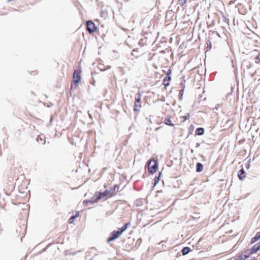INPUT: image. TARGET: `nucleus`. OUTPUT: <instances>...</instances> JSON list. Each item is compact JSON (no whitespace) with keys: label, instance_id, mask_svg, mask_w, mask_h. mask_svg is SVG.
<instances>
[{"label":"nucleus","instance_id":"nucleus-10","mask_svg":"<svg viewBox=\"0 0 260 260\" xmlns=\"http://www.w3.org/2000/svg\"><path fill=\"white\" fill-rule=\"evenodd\" d=\"M204 129L202 127L198 128L196 130V134L198 135H202L204 134Z\"/></svg>","mask_w":260,"mask_h":260},{"label":"nucleus","instance_id":"nucleus-5","mask_svg":"<svg viewBox=\"0 0 260 260\" xmlns=\"http://www.w3.org/2000/svg\"><path fill=\"white\" fill-rule=\"evenodd\" d=\"M73 78L74 79V81L75 83V87H77L78 86L77 83H78L79 82V81H80V79H81L80 74L78 71L75 70L74 71Z\"/></svg>","mask_w":260,"mask_h":260},{"label":"nucleus","instance_id":"nucleus-14","mask_svg":"<svg viewBox=\"0 0 260 260\" xmlns=\"http://www.w3.org/2000/svg\"><path fill=\"white\" fill-rule=\"evenodd\" d=\"M79 213L78 212L76 213V215L72 216L69 220V222L70 223H72L74 222V219L78 217Z\"/></svg>","mask_w":260,"mask_h":260},{"label":"nucleus","instance_id":"nucleus-25","mask_svg":"<svg viewBox=\"0 0 260 260\" xmlns=\"http://www.w3.org/2000/svg\"><path fill=\"white\" fill-rule=\"evenodd\" d=\"M200 146V144L199 143H197L196 144V147H198Z\"/></svg>","mask_w":260,"mask_h":260},{"label":"nucleus","instance_id":"nucleus-23","mask_svg":"<svg viewBox=\"0 0 260 260\" xmlns=\"http://www.w3.org/2000/svg\"><path fill=\"white\" fill-rule=\"evenodd\" d=\"M135 50H134L133 51L132 53V55H134H134H135V53H134V52H135Z\"/></svg>","mask_w":260,"mask_h":260},{"label":"nucleus","instance_id":"nucleus-15","mask_svg":"<svg viewBox=\"0 0 260 260\" xmlns=\"http://www.w3.org/2000/svg\"><path fill=\"white\" fill-rule=\"evenodd\" d=\"M165 123L167 125H170V126H174V124L172 123L171 121V120L170 118L166 119H165Z\"/></svg>","mask_w":260,"mask_h":260},{"label":"nucleus","instance_id":"nucleus-28","mask_svg":"<svg viewBox=\"0 0 260 260\" xmlns=\"http://www.w3.org/2000/svg\"><path fill=\"white\" fill-rule=\"evenodd\" d=\"M224 18H225V19H227L226 17H224Z\"/></svg>","mask_w":260,"mask_h":260},{"label":"nucleus","instance_id":"nucleus-17","mask_svg":"<svg viewBox=\"0 0 260 260\" xmlns=\"http://www.w3.org/2000/svg\"><path fill=\"white\" fill-rule=\"evenodd\" d=\"M186 3V0H179V4L181 6H183Z\"/></svg>","mask_w":260,"mask_h":260},{"label":"nucleus","instance_id":"nucleus-6","mask_svg":"<svg viewBox=\"0 0 260 260\" xmlns=\"http://www.w3.org/2000/svg\"><path fill=\"white\" fill-rule=\"evenodd\" d=\"M140 101H141L140 94L139 93H137L136 94V98H135V108H134L135 111L139 110L137 108V107H141V105L140 104H139V103L140 102Z\"/></svg>","mask_w":260,"mask_h":260},{"label":"nucleus","instance_id":"nucleus-7","mask_svg":"<svg viewBox=\"0 0 260 260\" xmlns=\"http://www.w3.org/2000/svg\"><path fill=\"white\" fill-rule=\"evenodd\" d=\"M260 249V242L255 245H254L251 249V253H256L258 250Z\"/></svg>","mask_w":260,"mask_h":260},{"label":"nucleus","instance_id":"nucleus-2","mask_svg":"<svg viewBox=\"0 0 260 260\" xmlns=\"http://www.w3.org/2000/svg\"><path fill=\"white\" fill-rule=\"evenodd\" d=\"M158 168L157 160H151L148 164V170L149 173L153 174L156 172Z\"/></svg>","mask_w":260,"mask_h":260},{"label":"nucleus","instance_id":"nucleus-19","mask_svg":"<svg viewBox=\"0 0 260 260\" xmlns=\"http://www.w3.org/2000/svg\"><path fill=\"white\" fill-rule=\"evenodd\" d=\"M235 260H243V257H242V256L241 255H239Z\"/></svg>","mask_w":260,"mask_h":260},{"label":"nucleus","instance_id":"nucleus-22","mask_svg":"<svg viewBox=\"0 0 260 260\" xmlns=\"http://www.w3.org/2000/svg\"><path fill=\"white\" fill-rule=\"evenodd\" d=\"M135 50H134L133 51L132 53V55H134H134H135V53H134V52H135Z\"/></svg>","mask_w":260,"mask_h":260},{"label":"nucleus","instance_id":"nucleus-21","mask_svg":"<svg viewBox=\"0 0 260 260\" xmlns=\"http://www.w3.org/2000/svg\"><path fill=\"white\" fill-rule=\"evenodd\" d=\"M183 92V90H181L180 91V94H181V96L182 95V93Z\"/></svg>","mask_w":260,"mask_h":260},{"label":"nucleus","instance_id":"nucleus-16","mask_svg":"<svg viewBox=\"0 0 260 260\" xmlns=\"http://www.w3.org/2000/svg\"><path fill=\"white\" fill-rule=\"evenodd\" d=\"M160 173H159V176L158 177H155L154 179V185H156L157 183L159 182V178H160Z\"/></svg>","mask_w":260,"mask_h":260},{"label":"nucleus","instance_id":"nucleus-1","mask_svg":"<svg viewBox=\"0 0 260 260\" xmlns=\"http://www.w3.org/2000/svg\"><path fill=\"white\" fill-rule=\"evenodd\" d=\"M114 189L111 190L110 191L106 190L105 191H104L103 192H100V193L98 192V193H99L100 195L98 197H96V198L95 200H85V201H83V204L85 205H87L88 203H93L94 202H96L98 200L103 198L105 197H107L108 198H110L114 194Z\"/></svg>","mask_w":260,"mask_h":260},{"label":"nucleus","instance_id":"nucleus-9","mask_svg":"<svg viewBox=\"0 0 260 260\" xmlns=\"http://www.w3.org/2000/svg\"><path fill=\"white\" fill-rule=\"evenodd\" d=\"M203 169V165L200 163L198 162L196 166V171L197 172H201Z\"/></svg>","mask_w":260,"mask_h":260},{"label":"nucleus","instance_id":"nucleus-26","mask_svg":"<svg viewBox=\"0 0 260 260\" xmlns=\"http://www.w3.org/2000/svg\"><path fill=\"white\" fill-rule=\"evenodd\" d=\"M171 80V77H168V80Z\"/></svg>","mask_w":260,"mask_h":260},{"label":"nucleus","instance_id":"nucleus-12","mask_svg":"<svg viewBox=\"0 0 260 260\" xmlns=\"http://www.w3.org/2000/svg\"><path fill=\"white\" fill-rule=\"evenodd\" d=\"M259 239H260V232L257 233L256 234V235H255V236L251 239V243H254L255 242L257 241Z\"/></svg>","mask_w":260,"mask_h":260},{"label":"nucleus","instance_id":"nucleus-13","mask_svg":"<svg viewBox=\"0 0 260 260\" xmlns=\"http://www.w3.org/2000/svg\"><path fill=\"white\" fill-rule=\"evenodd\" d=\"M130 224H131L129 222L126 223L121 228L120 231L122 232V233L127 229L128 226H129Z\"/></svg>","mask_w":260,"mask_h":260},{"label":"nucleus","instance_id":"nucleus-24","mask_svg":"<svg viewBox=\"0 0 260 260\" xmlns=\"http://www.w3.org/2000/svg\"><path fill=\"white\" fill-rule=\"evenodd\" d=\"M88 114H89V117H90L91 119H92V116H91V115L89 112H88Z\"/></svg>","mask_w":260,"mask_h":260},{"label":"nucleus","instance_id":"nucleus-3","mask_svg":"<svg viewBox=\"0 0 260 260\" xmlns=\"http://www.w3.org/2000/svg\"><path fill=\"white\" fill-rule=\"evenodd\" d=\"M122 232L121 231H114L111 234V237L108 239V242H110L118 238L121 234Z\"/></svg>","mask_w":260,"mask_h":260},{"label":"nucleus","instance_id":"nucleus-4","mask_svg":"<svg viewBox=\"0 0 260 260\" xmlns=\"http://www.w3.org/2000/svg\"><path fill=\"white\" fill-rule=\"evenodd\" d=\"M87 29L89 33L93 32L96 30V27L92 21L88 20L86 22Z\"/></svg>","mask_w":260,"mask_h":260},{"label":"nucleus","instance_id":"nucleus-11","mask_svg":"<svg viewBox=\"0 0 260 260\" xmlns=\"http://www.w3.org/2000/svg\"><path fill=\"white\" fill-rule=\"evenodd\" d=\"M190 251V249L189 247H185L182 249L181 252H182V254L185 255L187 254Z\"/></svg>","mask_w":260,"mask_h":260},{"label":"nucleus","instance_id":"nucleus-8","mask_svg":"<svg viewBox=\"0 0 260 260\" xmlns=\"http://www.w3.org/2000/svg\"><path fill=\"white\" fill-rule=\"evenodd\" d=\"M245 172L243 169H241L238 173V177L240 180H243L245 178Z\"/></svg>","mask_w":260,"mask_h":260},{"label":"nucleus","instance_id":"nucleus-18","mask_svg":"<svg viewBox=\"0 0 260 260\" xmlns=\"http://www.w3.org/2000/svg\"><path fill=\"white\" fill-rule=\"evenodd\" d=\"M164 84L166 85V86H168L169 85V83L168 82V83H166V82H167V77L164 79Z\"/></svg>","mask_w":260,"mask_h":260},{"label":"nucleus","instance_id":"nucleus-20","mask_svg":"<svg viewBox=\"0 0 260 260\" xmlns=\"http://www.w3.org/2000/svg\"><path fill=\"white\" fill-rule=\"evenodd\" d=\"M231 18H232L233 22H234V25H235L236 24L235 17H231Z\"/></svg>","mask_w":260,"mask_h":260},{"label":"nucleus","instance_id":"nucleus-27","mask_svg":"<svg viewBox=\"0 0 260 260\" xmlns=\"http://www.w3.org/2000/svg\"><path fill=\"white\" fill-rule=\"evenodd\" d=\"M237 25L238 24V20L237 21Z\"/></svg>","mask_w":260,"mask_h":260}]
</instances>
